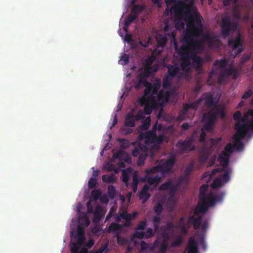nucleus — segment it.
<instances>
[{
	"instance_id": "nucleus-54",
	"label": "nucleus",
	"mask_w": 253,
	"mask_h": 253,
	"mask_svg": "<svg viewBox=\"0 0 253 253\" xmlns=\"http://www.w3.org/2000/svg\"><path fill=\"white\" fill-rule=\"evenodd\" d=\"M223 184H224V182H222L221 179L216 178L211 184V187L212 188H217L220 187Z\"/></svg>"
},
{
	"instance_id": "nucleus-34",
	"label": "nucleus",
	"mask_w": 253,
	"mask_h": 253,
	"mask_svg": "<svg viewBox=\"0 0 253 253\" xmlns=\"http://www.w3.org/2000/svg\"><path fill=\"white\" fill-rule=\"evenodd\" d=\"M228 61L225 58H223L221 60H215L213 62V66H217L221 69H225L226 68Z\"/></svg>"
},
{
	"instance_id": "nucleus-58",
	"label": "nucleus",
	"mask_w": 253,
	"mask_h": 253,
	"mask_svg": "<svg viewBox=\"0 0 253 253\" xmlns=\"http://www.w3.org/2000/svg\"><path fill=\"white\" fill-rule=\"evenodd\" d=\"M147 226V222L145 220L140 221L139 223L137 225L135 231L143 230H144Z\"/></svg>"
},
{
	"instance_id": "nucleus-57",
	"label": "nucleus",
	"mask_w": 253,
	"mask_h": 253,
	"mask_svg": "<svg viewBox=\"0 0 253 253\" xmlns=\"http://www.w3.org/2000/svg\"><path fill=\"white\" fill-rule=\"evenodd\" d=\"M122 218L125 219L127 222H129L131 220V214L127 212L122 213ZM126 226H129L130 223H126Z\"/></svg>"
},
{
	"instance_id": "nucleus-10",
	"label": "nucleus",
	"mask_w": 253,
	"mask_h": 253,
	"mask_svg": "<svg viewBox=\"0 0 253 253\" xmlns=\"http://www.w3.org/2000/svg\"><path fill=\"white\" fill-rule=\"evenodd\" d=\"M174 46L175 51L183 52L184 54H186L188 56H194V55H198L199 53V51L192 43L183 44L180 47H178L177 43L175 42Z\"/></svg>"
},
{
	"instance_id": "nucleus-39",
	"label": "nucleus",
	"mask_w": 253,
	"mask_h": 253,
	"mask_svg": "<svg viewBox=\"0 0 253 253\" xmlns=\"http://www.w3.org/2000/svg\"><path fill=\"white\" fill-rule=\"evenodd\" d=\"M144 9V6L141 5L137 4L132 8L131 12L137 18L140 12Z\"/></svg>"
},
{
	"instance_id": "nucleus-1",
	"label": "nucleus",
	"mask_w": 253,
	"mask_h": 253,
	"mask_svg": "<svg viewBox=\"0 0 253 253\" xmlns=\"http://www.w3.org/2000/svg\"><path fill=\"white\" fill-rule=\"evenodd\" d=\"M225 195L224 192L214 195L212 192H210L203 198H200L201 203H198L195 207L194 214L198 215L199 213H205L208 211L210 207L212 206L217 202H221Z\"/></svg>"
},
{
	"instance_id": "nucleus-56",
	"label": "nucleus",
	"mask_w": 253,
	"mask_h": 253,
	"mask_svg": "<svg viewBox=\"0 0 253 253\" xmlns=\"http://www.w3.org/2000/svg\"><path fill=\"white\" fill-rule=\"evenodd\" d=\"M163 210V206L160 203L157 204L154 207V211L157 215H160L161 214Z\"/></svg>"
},
{
	"instance_id": "nucleus-52",
	"label": "nucleus",
	"mask_w": 253,
	"mask_h": 253,
	"mask_svg": "<svg viewBox=\"0 0 253 253\" xmlns=\"http://www.w3.org/2000/svg\"><path fill=\"white\" fill-rule=\"evenodd\" d=\"M82 245L77 243H72L71 245V253H80L79 250Z\"/></svg>"
},
{
	"instance_id": "nucleus-64",
	"label": "nucleus",
	"mask_w": 253,
	"mask_h": 253,
	"mask_svg": "<svg viewBox=\"0 0 253 253\" xmlns=\"http://www.w3.org/2000/svg\"><path fill=\"white\" fill-rule=\"evenodd\" d=\"M119 142L122 148L125 149L129 147V142L127 140L125 139H119Z\"/></svg>"
},
{
	"instance_id": "nucleus-12",
	"label": "nucleus",
	"mask_w": 253,
	"mask_h": 253,
	"mask_svg": "<svg viewBox=\"0 0 253 253\" xmlns=\"http://www.w3.org/2000/svg\"><path fill=\"white\" fill-rule=\"evenodd\" d=\"M235 129L236 132L234 136L239 138H244L249 130V126L245 123L238 122L235 124Z\"/></svg>"
},
{
	"instance_id": "nucleus-15",
	"label": "nucleus",
	"mask_w": 253,
	"mask_h": 253,
	"mask_svg": "<svg viewBox=\"0 0 253 253\" xmlns=\"http://www.w3.org/2000/svg\"><path fill=\"white\" fill-rule=\"evenodd\" d=\"M167 68L168 72L166 75L172 79L177 77L180 79L182 77L181 69L178 65H169L167 66Z\"/></svg>"
},
{
	"instance_id": "nucleus-59",
	"label": "nucleus",
	"mask_w": 253,
	"mask_h": 253,
	"mask_svg": "<svg viewBox=\"0 0 253 253\" xmlns=\"http://www.w3.org/2000/svg\"><path fill=\"white\" fill-rule=\"evenodd\" d=\"M210 39V35L209 34H205L202 36V37L200 40H197L199 42H201V43L205 46V42H207L208 43L209 40Z\"/></svg>"
},
{
	"instance_id": "nucleus-47",
	"label": "nucleus",
	"mask_w": 253,
	"mask_h": 253,
	"mask_svg": "<svg viewBox=\"0 0 253 253\" xmlns=\"http://www.w3.org/2000/svg\"><path fill=\"white\" fill-rule=\"evenodd\" d=\"M101 193L102 192L100 189L93 190L91 192V198L96 201L100 198Z\"/></svg>"
},
{
	"instance_id": "nucleus-35",
	"label": "nucleus",
	"mask_w": 253,
	"mask_h": 253,
	"mask_svg": "<svg viewBox=\"0 0 253 253\" xmlns=\"http://www.w3.org/2000/svg\"><path fill=\"white\" fill-rule=\"evenodd\" d=\"M173 189L172 182L170 179L168 180L167 182L162 184L159 188V190L160 191H164L166 190L172 191Z\"/></svg>"
},
{
	"instance_id": "nucleus-4",
	"label": "nucleus",
	"mask_w": 253,
	"mask_h": 253,
	"mask_svg": "<svg viewBox=\"0 0 253 253\" xmlns=\"http://www.w3.org/2000/svg\"><path fill=\"white\" fill-rule=\"evenodd\" d=\"M184 7V8H185L184 21L187 22V23H191L195 25L196 26V29H198V28L202 29V17L200 16V14L196 10L192 12L191 9V6L186 3V6Z\"/></svg>"
},
{
	"instance_id": "nucleus-31",
	"label": "nucleus",
	"mask_w": 253,
	"mask_h": 253,
	"mask_svg": "<svg viewBox=\"0 0 253 253\" xmlns=\"http://www.w3.org/2000/svg\"><path fill=\"white\" fill-rule=\"evenodd\" d=\"M188 253H198L197 244L194 239L189 240Z\"/></svg>"
},
{
	"instance_id": "nucleus-38",
	"label": "nucleus",
	"mask_w": 253,
	"mask_h": 253,
	"mask_svg": "<svg viewBox=\"0 0 253 253\" xmlns=\"http://www.w3.org/2000/svg\"><path fill=\"white\" fill-rule=\"evenodd\" d=\"M208 43L211 48H218L220 45V41L218 39L213 38L210 36Z\"/></svg>"
},
{
	"instance_id": "nucleus-20",
	"label": "nucleus",
	"mask_w": 253,
	"mask_h": 253,
	"mask_svg": "<svg viewBox=\"0 0 253 253\" xmlns=\"http://www.w3.org/2000/svg\"><path fill=\"white\" fill-rule=\"evenodd\" d=\"M141 181L143 182H146L149 185H153L154 187L157 186L162 181V177L156 175L154 177L148 175H145Z\"/></svg>"
},
{
	"instance_id": "nucleus-3",
	"label": "nucleus",
	"mask_w": 253,
	"mask_h": 253,
	"mask_svg": "<svg viewBox=\"0 0 253 253\" xmlns=\"http://www.w3.org/2000/svg\"><path fill=\"white\" fill-rule=\"evenodd\" d=\"M185 6L186 3L182 1H179L174 4L170 8V12L174 14V24L176 30L180 31L184 29L185 16Z\"/></svg>"
},
{
	"instance_id": "nucleus-21",
	"label": "nucleus",
	"mask_w": 253,
	"mask_h": 253,
	"mask_svg": "<svg viewBox=\"0 0 253 253\" xmlns=\"http://www.w3.org/2000/svg\"><path fill=\"white\" fill-rule=\"evenodd\" d=\"M203 96L204 98L205 105L206 106L211 108L215 106V104L214 101L213 94L211 92H205L203 93Z\"/></svg>"
},
{
	"instance_id": "nucleus-16",
	"label": "nucleus",
	"mask_w": 253,
	"mask_h": 253,
	"mask_svg": "<svg viewBox=\"0 0 253 253\" xmlns=\"http://www.w3.org/2000/svg\"><path fill=\"white\" fill-rule=\"evenodd\" d=\"M228 44L230 47H232L233 50L238 49V53H241L243 51L242 48V40L240 34H239L235 38H231L228 41Z\"/></svg>"
},
{
	"instance_id": "nucleus-8",
	"label": "nucleus",
	"mask_w": 253,
	"mask_h": 253,
	"mask_svg": "<svg viewBox=\"0 0 253 253\" xmlns=\"http://www.w3.org/2000/svg\"><path fill=\"white\" fill-rule=\"evenodd\" d=\"M174 156H170L167 160H162L158 165L159 167L160 172L162 175L167 174L171 172V170L175 163Z\"/></svg>"
},
{
	"instance_id": "nucleus-5",
	"label": "nucleus",
	"mask_w": 253,
	"mask_h": 253,
	"mask_svg": "<svg viewBox=\"0 0 253 253\" xmlns=\"http://www.w3.org/2000/svg\"><path fill=\"white\" fill-rule=\"evenodd\" d=\"M194 140V137L193 135L184 140H179L176 144V146L178 149L179 153L185 154L195 150L196 147L193 144Z\"/></svg>"
},
{
	"instance_id": "nucleus-22",
	"label": "nucleus",
	"mask_w": 253,
	"mask_h": 253,
	"mask_svg": "<svg viewBox=\"0 0 253 253\" xmlns=\"http://www.w3.org/2000/svg\"><path fill=\"white\" fill-rule=\"evenodd\" d=\"M150 187L147 184H145L139 193V198L143 200V203H145L150 197V194L148 193Z\"/></svg>"
},
{
	"instance_id": "nucleus-36",
	"label": "nucleus",
	"mask_w": 253,
	"mask_h": 253,
	"mask_svg": "<svg viewBox=\"0 0 253 253\" xmlns=\"http://www.w3.org/2000/svg\"><path fill=\"white\" fill-rule=\"evenodd\" d=\"M138 83L136 85V87L138 88L142 85L145 86L146 87L149 84V82H147L146 77L143 76L142 74H139L138 76Z\"/></svg>"
},
{
	"instance_id": "nucleus-32",
	"label": "nucleus",
	"mask_w": 253,
	"mask_h": 253,
	"mask_svg": "<svg viewBox=\"0 0 253 253\" xmlns=\"http://www.w3.org/2000/svg\"><path fill=\"white\" fill-rule=\"evenodd\" d=\"M233 146L234 149L237 151H241L244 148V143L241 141L243 138H239L236 137L235 136L233 137Z\"/></svg>"
},
{
	"instance_id": "nucleus-55",
	"label": "nucleus",
	"mask_w": 253,
	"mask_h": 253,
	"mask_svg": "<svg viewBox=\"0 0 253 253\" xmlns=\"http://www.w3.org/2000/svg\"><path fill=\"white\" fill-rule=\"evenodd\" d=\"M116 189L113 185H109L108 187V194L110 198L113 199L116 195Z\"/></svg>"
},
{
	"instance_id": "nucleus-14",
	"label": "nucleus",
	"mask_w": 253,
	"mask_h": 253,
	"mask_svg": "<svg viewBox=\"0 0 253 253\" xmlns=\"http://www.w3.org/2000/svg\"><path fill=\"white\" fill-rule=\"evenodd\" d=\"M235 71V68L233 64H231L228 68H225L221 71L218 77V83L220 84H222L226 79L232 75Z\"/></svg>"
},
{
	"instance_id": "nucleus-53",
	"label": "nucleus",
	"mask_w": 253,
	"mask_h": 253,
	"mask_svg": "<svg viewBox=\"0 0 253 253\" xmlns=\"http://www.w3.org/2000/svg\"><path fill=\"white\" fill-rule=\"evenodd\" d=\"M208 185H207V184H203L201 186V187L200 188V195H199L200 198H203L205 196H207L205 195V193L208 190Z\"/></svg>"
},
{
	"instance_id": "nucleus-30",
	"label": "nucleus",
	"mask_w": 253,
	"mask_h": 253,
	"mask_svg": "<svg viewBox=\"0 0 253 253\" xmlns=\"http://www.w3.org/2000/svg\"><path fill=\"white\" fill-rule=\"evenodd\" d=\"M135 120L134 115L132 114H127L125 118V126L130 127H134Z\"/></svg>"
},
{
	"instance_id": "nucleus-27",
	"label": "nucleus",
	"mask_w": 253,
	"mask_h": 253,
	"mask_svg": "<svg viewBox=\"0 0 253 253\" xmlns=\"http://www.w3.org/2000/svg\"><path fill=\"white\" fill-rule=\"evenodd\" d=\"M169 92L161 90L157 95L156 101L157 100L160 103H166L169 101Z\"/></svg>"
},
{
	"instance_id": "nucleus-33",
	"label": "nucleus",
	"mask_w": 253,
	"mask_h": 253,
	"mask_svg": "<svg viewBox=\"0 0 253 253\" xmlns=\"http://www.w3.org/2000/svg\"><path fill=\"white\" fill-rule=\"evenodd\" d=\"M144 101L145 104L144 108V113L146 115H149L152 113L154 109V106H155L157 103L156 102L153 103L148 102L145 99V98H144Z\"/></svg>"
},
{
	"instance_id": "nucleus-42",
	"label": "nucleus",
	"mask_w": 253,
	"mask_h": 253,
	"mask_svg": "<svg viewBox=\"0 0 253 253\" xmlns=\"http://www.w3.org/2000/svg\"><path fill=\"white\" fill-rule=\"evenodd\" d=\"M173 79L168 75H166L163 80V89H167L170 85Z\"/></svg>"
},
{
	"instance_id": "nucleus-46",
	"label": "nucleus",
	"mask_w": 253,
	"mask_h": 253,
	"mask_svg": "<svg viewBox=\"0 0 253 253\" xmlns=\"http://www.w3.org/2000/svg\"><path fill=\"white\" fill-rule=\"evenodd\" d=\"M198 106L195 102V101L191 102L190 103L187 104L185 103L183 105L184 108V112H187L189 109H193L194 110H196Z\"/></svg>"
},
{
	"instance_id": "nucleus-51",
	"label": "nucleus",
	"mask_w": 253,
	"mask_h": 253,
	"mask_svg": "<svg viewBox=\"0 0 253 253\" xmlns=\"http://www.w3.org/2000/svg\"><path fill=\"white\" fill-rule=\"evenodd\" d=\"M192 43L199 52L203 51L205 50V46L203 45L201 42H199L197 39H195V41L193 42Z\"/></svg>"
},
{
	"instance_id": "nucleus-19",
	"label": "nucleus",
	"mask_w": 253,
	"mask_h": 253,
	"mask_svg": "<svg viewBox=\"0 0 253 253\" xmlns=\"http://www.w3.org/2000/svg\"><path fill=\"white\" fill-rule=\"evenodd\" d=\"M155 235V232L153 231V229L148 228L145 232L143 231H136L133 234V236L134 238L142 239L144 238L149 239L153 237Z\"/></svg>"
},
{
	"instance_id": "nucleus-29",
	"label": "nucleus",
	"mask_w": 253,
	"mask_h": 253,
	"mask_svg": "<svg viewBox=\"0 0 253 253\" xmlns=\"http://www.w3.org/2000/svg\"><path fill=\"white\" fill-rule=\"evenodd\" d=\"M229 156H226L223 154V153H220L218 155V161L220 163V164L222 165V168L224 169H229L228 165H229Z\"/></svg>"
},
{
	"instance_id": "nucleus-37",
	"label": "nucleus",
	"mask_w": 253,
	"mask_h": 253,
	"mask_svg": "<svg viewBox=\"0 0 253 253\" xmlns=\"http://www.w3.org/2000/svg\"><path fill=\"white\" fill-rule=\"evenodd\" d=\"M102 179L103 182L108 183H114L116 181V177L114 174H111L110 175L107 174L103 175Z\"/></svg>"
},
{
	"instance_id": "nucleus-61",
	"label": "nucleus",
	"mask_w": 253,
	"mask_h": 253,
	"mask_svg": "<svg viewBox=\"0 0 253 253\" xmlns=\"http://www.w3.org/2000/svg\"><path fill=\"white\" fill-rule=\"evenodd\" d=\"M129 175L126 172L125 170L122 171V181L126 184V186L128 184Z\"/></svg>"
},
{
	"instance_id": "nucleus-49",
	"label": "nucleus",
	"mask_w": 253,
	"mask_h": 253,
	"mask_svg": "<svg viewBox=\"0 0 253 253\" xmlns=\"http://www.w3.org/2000/svg\"><path fill=\"white\" fill-rule=\"evenodd\" d=\"M183 242V239L182 237L178 236L171 243V247H178L180 246Z\"/></svg>"
},
{
	"instance_id": "nucleus-44",
	"label": "nucleus",
	"mask_w": 253,
	"mask_h": 253,
	"mask_svg": "<svg viewBox=\"0 0 253 253\" xmlns=\"http://www.w3.org/2000/svg\"><path fill=\"white\" fill-rule=\"evenodd\" d=\"M233 119L235 121L238 122L245 123L246 121V118L242 117V113L240 111H236L233 115Z\"/></svg>"
},
{
	"instance_id": "nucleus-23",
	"label": "nucleus",
	"mask_w": 253,
	"mask_h": 253,
	"mask_svg": "<svg viewBox=\"0 0 253 253\" xmlns=\"http://www.w3.org/2000/svg\"><path fill=\"white\" fill-rule=\"evenodd\" d=\"M190 60H192L193 66L196 69H200L203 65V60L202 57L198 55H194L192 56H189Z\"/></svg>"
},
{
	"instance_id": "nucleus-7",
	"label": "nucleus",
	"mask_w": 253,
	"mask_h": 253,
	"mask_svg": "<svg viewBox=\"0 0 253 253\" xmlns=\"http://www.w3.org/2000/svg\"><path fill=\"white\" fill-rule=\"evenodd\" d=\"M236 27V24L232 22L230 17L226 15L221 19V30L222 36L227 37L229 36L230 33Z\"/></svg>"
},
{
	"instance_id": "nucleus-17",
	"label": "nucleus",
	"mask_w": 253,
	"mask_h": 253,
	"mask_svg": "<svg viewBox=\"0 0 253 253\" xmlns=\"http://www.w3.org/2000/svg\"><path fill=\"white\" fill-rule=\"evenodd\" d=\"M179 55L181 61L179 67L181 69V72L183 73V71H188L191 65V61L189 56H188L183 52H180L178 51H175Z\"/></svg>"
},
{
	"instance_id": "nucleus-25",
	"label": "nucleus",
	"mask_w": 253,
	"mask_h": 253,
	"mask_svg": "<svg viewBox=\"0 0 253 253\" xmlns=\"http://www.w3.org/2000/svg\"><path fill=\"white\" fill-rule=\"evenodd\" d=\"M194 169V163L193 161H191L188 166L186 167L184 173L182 176V179L184 180L188 181L190 178V175Z\"/></svg>"
},
{
	"instance_id": "nucleus-40",
	"label": "nucleus",
	"mask_w": 253,
	"mask_h": 253,
	"mask_svg": "<svg viewBox=\"0 0 253 253\" xmlns=\"http://www.w3.org/2000/svg\"><path fill=\"white\" fill-rule=\"evenodd\" d=\"M104 215L103 211L101 207H97L94 212V218L100 220Z\"/></svg>"
},
{
	"instance_id": "nucleus-45",
	"label": "nucleus",
	"mask_w": 253,
	"mask_h": 253,
	"mask_svg": "<svg viewBox=\"0 0 253 253\" xmlns=\"http://www.w3.org/2000/svg\"><path fill=\"white\" fill-rule=\"evenodd\" d=\"M161 220L160 215L155 216L153 217V224L155 232L157 231L159 229Z\"/></svg>"
},
{
	"instance_id": "nucleus-26",
	"label": "nucleus",
	"mask_w": 253,
	"mask_h": 253,
	"mask_svg": "<svg viewBox=\"0 0 253 253\" xmlns=\"http://www.w3.org/2000/svg\"><path fill=\"white\" fill-rule=\"evenodd\" d=\"M210 156V152L207 148L204 147L200 151V155L199 157L198 160L203 164H204L208 160Z\"/></svg>"
},
{
	"instance_id": "nucleus-11",
	"label": "nucleus",
	"mask_w": 253,
	"mask_h": 253,
	"mask_svg": "<svg viewBox=\"0 0 253 253\" xmlns=\"http://www.w3.org/2000/svg\"><path fill=\"white\" fill-rule=\"evenodd\" d=\"M158 89L152 86L149 83L144 90V98L148 102L153 103L156 102V98L158 94Z\"/></svg>"
},
{
	"instance_id": "nucleus-62",
	"label": "nucleus",
	"mask_w": 253,
	"mask_h": 253,
	"mask_svg": "<svg viewBox=\"0 0 253 253\" xmlns=\"http://www.w3.org/2000/svg\"><path fill=\"white\" fill-rule=\"evenodd\" d=\"M146 156L147 154L146 153H144V154H141L139 156L138 160L137 162V164L139 166H141L144 164Z\"/></svg>"
},
{
	"instance_id": "nucleus-41",
	"label": "nucleus",
	"mask_w": 253,
	"mask_h": 253,
	"mask_svg": "<svg viewBox=\"0 0 253 253\" xmlns=\"http://www.w3.org/2000/svg\"><path fill=\"white\" fill-rule=\"evenodd\" d=\"M234 149L233 144L231 143H228L225 147L224 150L222 152L223 154L226 156H229L230 154L232 153Z\"/></svg>"
},
{
	"instance_id": "nucleus-13",
	"label": "nucleus",
	"mask_w": 253,
	"mask_h": 253,
	"mask_svg": "<svg viewBox=\"0 0 253 253\" xmlns=\"http://www.w3.org/2000/svg\"><path fill=\"white\" fill-rule=\"evenodd\" d=\"M157 125V123H156L151 131L140 134V137L145 139V142L146 144L149 145L155 143Z\"/></svg>"
},
{
	"instance_id": "nucleus-48",
	"label": "nucleus",
	"mask_w": 253,
	"mask_h": 253,
	"mask_svg": "<svg viewBox=\"0 0 253 253\" xmlns=\"http://www.w3.org/2000/svg\"><path fill=\"white\" fill-rule=\"evenodd\" d=\"M158 166L153 167L150 169H147L145 170V175L150 176V175L160 172Z\"/></svg>"
},
{
	"instance_id": "nucleus-28",
	"label": "nucleus",
	"mask_w": 253,
	"mask_h": 253,
	"mask_svg": "<svg viewBox=\"0 0 253 253\" xmlns=\"http://www.w3.org/2000/svg\"><path fill=\"white\" fill-rule=\"evenodd\" d=\"M164 240L160 244L157 253H166L169 248V245L167 242V239L169 238L167 234H163Z\"/></svg>"
},
{
	"instance_id": "nucleus-6",
	"label": "nucleus",
	"mask_w": 253,
	"mask_h": 253,
	"mask_svg": "<svg viewBox=\"0 0 253 253\" xmlns=\"http://www.w3.org/2000/svg\"><path fill=\"white\" fill-rule=\"evenodd\" d=\"M195 215H190L188 219V223L193 224V228L195 230L199 229L201 227L203 231H206L209 227V221L208 220H205L202 221V216L201 215H197L198 217L195 216Z\"/></svg>"
},
{
	"instance_id": "nucleus-9",
	"label": "nucleus",
	"mask_w": 253,
	"mask_h": 253,
	"mask_svg": "<svg viewBox=\"0 0 253 253\" xmlns=\"http://www.w3.org/2000/svg\"><path fill=\"white\" fill-rule=\"evenodd\" d=\"M187 29L185 33L183 40L186 44H189L195 41L198 37L196 31V26L191 23L187 24Z\"/></svg>"
},
{
	"instance_id": "nucleus-50",
	"label": "nucleus",
	"mask_w": 253,
	"mask_h": 253,
	"mask_svg": "<svg viewBox=\"0 0 253 253\" xmlns=\"http://www.w3.org/2000/svg\"><path fill=\"white\" fill-rule=\"evenodd\" d=\"M224 171H225V172L222 175L221 179L222 180V181H223L224 183H225V182H227V181H228L230 179L229 175L231 172V170L229 168V169H224Z\"/></svg>"
},
{
	"instance_id": "nucleus-24",
	"label": "nucleus",
	"mask_w": 253,
	"mask_h": 253,
	"mask_svg": "<svg viewBox=\"0 0 253 253\" xmlns=\"http://www.w3.org/2000/svg\"><path fill=\"white\" fill-rule=\"evenodd\" d=\"M127 224H119L115 222H112L110 224L109 229V232H114L116 233L117 235H119V232L121 231L123 228L126 226Z\"/></svg>"
},
{
	"instance_id": "nucleus-43",
	"label": "nucleus",
	"mask_w": 253,
	"mask_h": 253,
	"mask_svg": "<svg viewBox=\"0 0 253 253\" xmlns=\"http://www.w3.org/2000/svg\"><path fill=\"white\" fill-rule=\"evenodd\" d=\"M137 18L133 15L131 12L130 13L126 18L125 20L124 25H126V27L129 26L130 24Z\"/></svg>"
},
{
	"instance_id": "nucleus-18",
	"label": "nucleus",
	"mask_w": 253,
	"mask_h": 253,
	"mask_svg": "<svg viewBox=\"0 0 253 253\" xmlns=\"http://www.w3.org/2000/svg\"><path fill=\"white\" fill-rule=\"evenodd\" d=\"M71 236L76 238L79 244L83 245L85 239L84 228L81 225H78L77 226V232L74 235L73 232L72 231Z\"/></svg>"
},
{
	"instance_id": "nucleus-2",
	"label": "nucleus",
	"mask_w": 253,
	"mask_h": 253,
	"mask_svg": "<svg viewBox=\"0 0 253 253\" xmlns=\"http://www.w3.org/2000/svg\"><path fill=\"white\" fill-rule=\"evenodd\" d=\"M218 117H220L223 119L225 118L224 107L219 108L216 106L211 108L208 112L204 113L203 118L205 122L204 128L207 131L211 130Z\"/></svg>"
},
{
	"instance_id": "nucleus-60",
	"label": "nucleus",
	"mask_w": 253,
	"mask_h": 253,
	"mask_svg": "<svg viewBox=\"0 0 253 253\" xmlns=\"http://www.w3.org/2000/svg\"><path fill=\"white\" fill-rule=\"evenodd\" d=\"M167 41V38L166 37L163 36L158 40V43L160 46L163 47L165 46Z\"/></svg>"
},
{
	"instance_id": "nucleus-63",
	"label": "nucleus",
	"mask_w": 253,
	"mask_h": 253,
	"mask_svg": "<svg viewBox=\"0 0 253 253\" xmlns=\"http://www.w3.org/2000/svg\"><path fill=\"white\" fill-rule=\"evenodd\" d=\"M154 60V58L153 56L149 57L145 60V67H150L153 68L152 64H153Z\"/></svg>"
}]
</instances>
